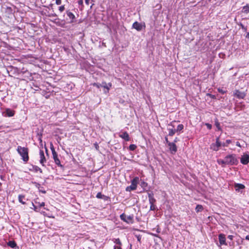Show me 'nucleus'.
Here are the masks:
<instances>
[{
  "mask_svg": "<svg viewBox=\"0 0 249 249\" xmlns=\"http://www.w3.org/2000/svg\"><path fill=\"white\" fill-rule=\"evenodd\" d=\"M42 192L45 194L46 193V191H43Z\"/></svg>",
  "mask_w": 249,
  "mask_h": 249,
  "instance_id": "nucleus-55",
  "label": "nucleus"
},
{
  "mask_svg": "<svg viewBox=\"0 0 249 249\" xmlns=\"http://www.w3.org/2000/svg\"><path fill=\"white\" fill-rule=\"evenodd\" d=\"M236 145L239 147H241V145H240V143L238 142H236Z\"/></svg>",
  "mask_w": 249,
  "mask_h": 249,
  "instance_id": "nucleus-45",
  "label": "nucleus"
},
{
  "mask_svg": "<svg viewBox=\"0 0 249 249\" xmlns=\"http://www.w3.org/2000/svg\"><path fill=\"white\" fill-rule=\"evenodd\" d=\"M218 91L222 94H224L225 93V91L222 89H218Z\"/></svg>",
  "mask_w": 249,
  "mask_h": 249,
  "instance_id": "nucleus-41",
  "label": "nucleus"
},
{
  "mask_svg": "<svg viewBox=\"0 0 249 249\" xmlns=\"http://www.w3.org/2000/svg\"><path fill=\"white\" fill-rule=\"evenodd\" d=\"M46 152L47 153L48 152V149L46 148Z\"/></svg>",
  "mask_w": 249,
  "mask_h": 249,
  "instance_id": "nucleus-54",
  "label": "nucleus"
},
{
  "mask_svg": "<svg viewBox=\"0 0 249 249\" xmlns=\"http://www.w3.org/2000/svg\"><path fill=\"white\" fill-rule=\"evenodd\" d=\"M228 238L231 240H232L233 238V236L232 235H228Z\"/></svg>",
  "mask_w": 249,
  "mask_h": 249,
  "instance_id": "nucleus-39",
  "label": "nucleus"
},
{
  "mask_svg": "<svg viewBox=\"0 0 249 249\" xmlns=\"http://www.w3.org/2000/svg\"><path fill=\"white\" fill-rule=\"evenodd\" d=\"M25 198V196L22 195H19L18 196V199L20 203L22 204H25L26 202L23 201V199Z\"/></svg>",
  "mask_w": 249,
  "mask_h": 249,
  "instance_id": "nucleus-23",
  "label": "nucleus"
},
{
  "mask_svg": "<svg viewBox=\"0 0 249 249\" xmlns=\"http://www.w3.org/2000/svg\"><path fill=\"white\" fill-rule=\"evenodd\" d=\"M245 239L249 241V235H247L245 237Z\"/></svg>",
  "mask_w": 249,
  "mask_h": 249,
  "instance_id": "nucleus-52",
  "label": "nucleus"
},
{
  "mask_svg": "<svg viewBox=\"0 0 249 249\" xmlns=\"http://www.w3.org/2000/svg\"><path fill=\"white\" fill-rule=\"evenodd\" d=\"M176 122V121H173L168 124L169 127H168L167 129L169 131L168 135L170 136H173V135H175V133L177 132L176 129L174 128V123Z\"/></svg>",
  "mask_w": 249,
  "mask_h": 249,
  "instance_id": "nucleus-5",
  "label": "nucleus"
},
{
  "mask_svg": "<svg viewBox=\"0 0 249 249\" xmlns=\"http://www.w3.org/2000/svg\"><path fill=\"white\" fill-rule=\"evenodd\" d=\"M32 205L34 206V210L36 211H37L36 209H37V207L33 203H32Z\"/></svg>",
  "mask_w": 249,
  "mask_h": 249,
  "instance_id": "nucleus-47",
  "label": "nucleus"
},
{
  "mask_svg": "<svg viewBox=\"0 0 249 249\" xmlns=\"http://www.w3.org/2000/svg\"><path fill=\"white\" fill-rule=\"evenodd\" d=\"M114 242L115 244L119 245V246H120V247H121V245H122L121 242L120 240L119 239V238L115 239Z\"/></svg>",
  "mask_w": 249,
  "mask_h": 249,
  "instance_id": "nucleus-33",
  "label": "nucleus"
},
{
  "mask_svg": "<svg viewBox=\"0 0 249 249\" xmlns=\"http://www.w3.org/2000/svg\"><path fill=\"white\" fill-rule=\"evenodd\" d=\"M132 27L137 30L138 31H140L142 30V25L141 23L137 21H135L133 24Z\"/></svg>",
  "mask_w": 249,
  "mask_h": 249,
  "instance_id": "nucleus-12",
  "label": "nucleus"
},
{
  "mask_svg": "<svg viewBox=\"0 0 249 249\" xmlns=\"http://www.w3.org/2000/svg\"><path fill=\"white\" fill-rule=\"evenodd\" d=\"M119 136L126 142L130 141L129 136L127 132H120Z\"/></svg>",
  "mask_w": 249,
  "mask_h": 249,
  "instance_id": "nucleus-8",
  "label": "nucleus"
},
{
  "mask_svg": "<svg viewBox=\"0 0 249 249\" xmlns=\"http://www.w3.org/2000/svg\"><path fill=\"white\" fill-rule=\"evenodd\" d=\"M206 125L207 126V128L209 129H211L212 128V125L211 124H206Z\"/></svg>",
  "mask_w": 249,
  "mask_h": 249,
  "instance_id": "nucleus-38",
  "label": "nucleus"
},
{
  "mask_svg": "<svg viewBox=\"0 0 249 249\" xmlns=\"http://www.w3.org/2000/svg\"><path fill=\"white\" fill-rule=\"evenodd\" d=\"M126 215L124 213H123L120 215V218L122 220L125 222Z\"/></svg>",
  "mask_w": 249,
  "mask_h": 249,
  "instance_id": "nucleus-31",
  "label": "nucleus"
},
{
  "mask_svg": "<svg viewBox=\"0 0 249 249\" xmlns=\"http://www.w3.org/2000/svg\"><path fill=\"white\" fill-rule=\"evenodd\" d=\"M40 160L39 162L42 166L44 165V163L46 162V160L44 156V151L42 150H40L39 151Z\"/></svg>",
  "mask_w": 249,
  "mask_h": 249,
  "instance_id": "nucleus-9",
  "label": "nucleus"
},
{
  "mask_svg": "<svg viewBox=\"0 0 249 249\" xmlns=\"http://www.w3.org/2000/svg\"><path fill=\"white\" fill-rule=\"evenodd\" d=\"M96 197L98 198H102V199H105V198H107V197L106 196L102 194V193L100 192L97 193V194L96 195Z\"/></svg>",
  "mask_w": 249,
  "mask_h": 249,
  "instance_id": "nucleus-25",
  "label": "nucleus"
},
{
  "mask_svg": "<svg viewBox=\"0 0 249 249\" xmlns=\"http://www.w3.org/2000/svg\"><path fill=\"white\" fill-rule=\"evenodd\" d=\"M94 146H95V148L97 149V150H98V148H99V146L98 145V144L97 143H95L94 144Z\"/></svg>",
  "mask_w": 249,
  "mask_h": 249,
  "instance_id": "nucleus-42",
  "label": "nucleus"
},
{
  "mask_svg": "<svg viewBox=\"0 0 249 249\" xmlns=\"http://www.w3.org/2000/svg\"><path fill=\"white\" fill-rule=\"evenodd\" d=\"M231 142V140H227L226 141L225 143H222L223 146H228V144Z\"/></svg>",
  "mask_w": 249,
  "mask_h": 249,
  "instance_id": "nucleus-29",
  "label": "nucleus"
},
{
  "mask_svg": "<svg viewBox=\"0 0 249 249\" xmlns=\"http://www.w3.org/2000/svg\"><path fill=\"white\" fill-rule=\"evenodd\" d=\"M245 186L243 184L239 183H235L234 184V188L236 191L239 192L240 190L243 189Z\"/></svg>",
  "mask_w": 249,
  "mask_h": 249,
  "instance_id": "nucleus-16",
  "label": "nucleus"
},
{
  "mask_svg": "<svg viewBox=\"0 0 249 249\" xmlns=\"http://www.w3.org/2000/svg\"><path fill=\"white\" fill-rule=\"evenodd\" d=\"M178 138H176L175 139V140H174V142H174V143H175V142H178Z\"/></svg>",
  "mask_w": 249,
  "mask_h": 249,
  "instance_id": "nucleus-51",
  "label": "nucleus"
},
{
  "mask_svg": "<svg viewBox=\"0 0 249 249\" xmlns=\"http://www.w3.org/2000/svg\"><path fill=\"white\" fill-rule=\"evenodd\" d=\"M17 151L21 157V159L25 162H27L29 159V149L27 147L18 146Z\"/></svg>",
  "mask_w": 249,
  "mask_h": 249,
  "instance_id": "nucleus-1",
  "label": "nucleus"
},
{
  "mask_svg": "<svg viewBox=\"0 0 249 249\" xmlns=\"http://www.w3.org/2000/svg\"><path fill=\"white\" fill-rule=\"evenodd\" d=\"M49 16L50 17H56L57 15L55 14H54L50 15Z\"/></svg>",
  "mask_w": 249,
  "mask_h": 249,
  "instance_id": "nucleus-48",
  "label": "nucleus"
},
{
  "mask_svg": "<svg viewBox=\"0 0 249 249\" xmlns=\"http://www.w3.org/2000/svg\"><path fill=\"white\" fill-rule=\"evenodd\" d=\"M215 125L218 130H221L220 125L218 121L215 122Z\"/></svg>",
  "mask_w": 249,
  "mask_h": 249,
  "instance_id": "nucleus-34",
  "label": "nucleus"
},
{
  "mask_svg": "<svg viewBox=\"0 0 249 249\" xmlns=\"http://www.w3.org/2000/svg\"><path fill=\"white\" fill-rule=\"evenodd\" d=\"M218 239L220 245H227L226 242L225 235L223 233H220L218 235Z\"/></svg>",
  "mask_w": 249,
  "mask_h": 249,
  "instance_id": "nucleus-10",
  "label": "nucleus"
},
{
  "mask_svg": "<svg viewBox=\"0 0 249 249\" xmlns=\"http://www.w3.org/2000/svg\"><path fill=\"white\" fill-rule=\"evenodd\" d=\"M149 202L150 204H155L156 200L154 197V194L153 193L148 194Z\"/></svg>",
  "mask_w": 249,
  "mask_h": 249,
  "instance_id": "nucleus-13",
  "label": "nucleus"
},
{
  "mask_svg": "<svg viewBox=\"0 0 249 249\" xmlns=\"http://www.w3.org/2000/svg\"><path fill=\"white\" fill-rule=\"evenodd\" d=\"M65 10L64 5H62L59 7V10L60 12H63Z\"/></svg>",
  "mask_w": 249,
  "mask_h": 249,
  "instance_id": "nucleus-36",
  "label": "nucleus"
},
{
  "mask_svg": "<svg viewBox=\"0 0 249 249\" xmlns=\"http://www.w3.org/2000/svg\"><path fill=\"white\" fill-rule=\"evenodd\" d=\"M133 215H126L125 222L127 223H132L133 222Z\"/></svg>",
  "mask_w": 249,
  "mask_h": 249,
  "instance_id": "nucleus-18",
  "label": "nucleus"
},
{
  "mask_svg": "<svg viewBox=\"0 0 249 249\" xmlns=\"http://www.w3.org/2000/svg\"><path fill=\"white\" fill-rule=\"evenodd\" d=\"M235 95L237 98L240 99H243L245 97V94L239 90H236Z\"/></svg>",
  "mask_w": 249,
  "mask_h": 249,
  "instance_id": "nucleus-15",
  "label": "nucleus"
},
{
  "mask_svg": "<svg viewBox=\"0 0 249 249\" xmlns=\"http://www.w3.org/2000/svg\"><path fill=\"white\" fill-rule=\"evenodd\" d=\"M93 85L95 87H96L97 88H100V87H102V84H100L99 83H94Z\"/></svg>",
  "mask_w": 249,
  "mask_h": 249,
  "instance_id": "nucleus-35",
  "label": "nucleus"
},
{
  "mask_svg": "<svg viewBox=\"0 0 249 249\" xmlns=\"http://www.w3.org/2000/svg\"><path fill=\"white\" fill-rule=\"evenodd\" d=\"M50 148L52 152L53 159L55 163L58 166L62 167V165L61 164L60 161L58 158V155L56 151H55L54 148L53 147V144L51 143L50 144Z\"/></svg>",
  "mask_w": 249,
  "mask_h": 249,
  "instance_id": "nucleus-3",
  "label": "nucleus"
},
{
  "mask_svg": "<svg viewBox=\"0 0 249 249\" xmlns=\"http://www.w3.org/2000/svg\"><path fill=\"white\" fill-rule=\"evenodd\" d=\"M8 245L12 248H15L17 246V244L14 241H10L8 243Z\"/></svg>",
  "mask_w": 249,
  "mask_h": 249,
  "instance_id": "nucleus-24",
  "label": "nucleus"
},
{
  "mask_svg": "<svg viewBox=\"0 0 249 249\" xmlns=\"http://www.w3.org/2000/svg\"><path fill=\"white\" fill-rule=\"evenodd\" d=\"M203 209V208L201 205H197L196 207V212H201Z\"/></svg>",
  "mask_w": 249,
  "mask_h": 249,
  "instance_id": "nucleus-26",
  "label": "nucleus"
},
{
  "mask_svg": "<svg viewBox=\"0 0 249 249\" xmlns=\"http://www.w3.org/2000/svg\"><path fill=\"white\" fill-rule=\"evenodd\" d=\"M165 140L166 142L167 143L168 145H169V142H170L168 141V138L166 137L165 138Z\"/></svg>",
  "mask_w": 249,
  "mask_h": 249,
  "instance_id": "nucleus-44",
  "label": "nucleus"
},
{
  "mask_svg": "<svg viewBox=\"0 0 249 249\" xmlns=\"http://www.w3.org/2000/svg\"><path fill=\"white\" fill-rule=\"evenodd\" d=\"M217 161L219 164L222 165V166L227 165L225 158H224V159H218Z\"/></svg>",
  "mask_w": 249,
  "mask_h": 249,
  "instance_id": "nucleus-21",
  "label": "nucleus"
},
{
  "mask_svg": "<svg viewBox=\"0 0 249 249\" xmlns=\"http://www.w3.org/2000/svg\"><path fill=\"white\" fill-rule=\"evenodd\" d=\"M55 3L57 5H60L61 3V0H55Z\"/></svg>",
  "mask_w": 249,
  "mask_h": 249,
  "instance_id": "nucleus-37",
  "label": "nucleus"
},
{
  "mask_svg": "<svg viewBox=\"0 0 249 249\" xmlns=\"http://www.w3.org/2000/svg\"><path fill=\"white\" fill-rule=\"evenodd\" d=\"M184 128V126L182 124H180L178 125L177 126V129H176L177 133H178V134L180 133V132L183 130Z\"/></svg>",
  "mask_w": 249,
  "mask_h": 249,
  "instance_id": "nucleus-22",
  "label": "nucleus"
},
{
  "mask_svg": "<svg viewBox=\"0 0 249 249\" xmlns=\"http://www.w3.org/2000/svg\"><path fill=\"white\" fill-rule=\"evenodd\" d=\"M137 239H138V240L139 241H140L141 239V236H140V235H139V236H137Z\"/></svg>",
  "mask_w": 249,
  "mask_h": 249,
  "instance_id": "nucleus-50",
  "label": "nucleus"
},
{
  "mask_svg": "<svg viewBox=\"0 0 249 249\" xmlns=\"http://www.w3.org/2000/svg\"><path fill=\"white\" fill-rule=\"evenodd\" d=\"M85 1L87 5H89V0H85Z\"/></svg>",
  "mask_w": 249,
  "mask_h": 249,
  "instance_id": "nucleus-49",
  "label": "nucleus"
},
{
  "mask_svg": "<svg viewBox=\"0 0 249 249\" xmlns=\"http://www.w3.org/2000/svg\"><path fill=\"white\" fill-rule=\"evenodd\" d=\"M33 168H34V170H35L36 172L39 171L40 173H42V169L40 168H39V167L37 166H35Z\"/></svg>",
  "mask_w": 249,
  "mask_h": 249,
  "instance_id": "nucleus-30",
  "label": "nucleus"
},
{
  "mask_svg": "<svg viewBox=\"0 0 249 249\" xmlns=\"http://www.w3.org/2000/svg\"><path fill=\"white\" fill-rule=\"evenodd\" d=\"M157 207L155 204H150V210L151 211H155Z\"/></svg>",
  "mask_w": 249,
  "mask_h": 249,
  "instance_id": "nucleus-32",
  "label": "nucleus"
},
{
  "mask_svg": "<svg viewBox=\"0 0 249 249\" xmlns=\"http://www.w3.org/2000/svg\"><path fill=\"white\" fill-rule=\"evenodd\" d=\"M246 37L248 38L249 39V33H247Z\"/></svg>",
  "mask_w": 249,
  "mask_h": 249,
  "instance_id": "nucleus-53",
  "label": "nucleus"
},
{
  "mask_svg": "<svg viewBox=\"0 0 249 249\" xmlns=\"http://www.w3.org/2000/svg\"><path fill=\"white\" fill-rule=\"evenodd\" d=\"M67 15L69 17L70 19H71L70 23H73L74 22V20L75 19V16L74 15V14L72 12H71L69 11H67Z\"/></svg>",
  "mask_w": 249,
  "mask_h": 249,
  "instance_id": "nucleus-14",
  "label": "nucleus"
},
{
  "mask_svg": "<svg viewBox=\"0 0 249 249\" xmlns=\"http://www.w3.org/2000/svg\"><path fill=\"white\" fill-rule=\"evenodd\" d=\"M168 145L171 153L175 154L177 151V147L174 142H169Z\"/></svg>",
  "mask_w": 249,
  "mask_h": 249,
  "instance_id": "nucleus-11",
  "label": "nucleus"
},
{
  "mask_svg": "<svg viewBox=\"0 0 249 249\" xmlns=\"http://www.w3.org/2000/svg\"><path fill=\"white\" fill-rule=\"evenodd\" d=\"M78 3L79 5H83V0H78Z\"/></svg>",
  "mask_w": 249,
  "mask_h": 249,
  "instance_id": "nucleus-43",
  "label": "nucleus"
},
{
  "mask_svg": "<svg viewBox=\"0 0 249 249\" xmlns=\"http://www.w3.org/2000/svg\"><path fill=\"white\" fill-rule=\"evenodd\" d=\"M242 12L245 14L249 13V4H247L246 5L243 7L242 9Z\"/></svg>",
  "mask_w": 249,
  "mask_h": 249,
  "instance_id": "nucleus-20",
  "label": "nucleus"
},
{
  "mask_svg": "<svg viewBox=\"0 0 249 249\" xmlns=\"http://www.w3.org/2000/svg\"><path fill=\"white\" fill-rule=\"evenodd\" d=\"M5 114L8 117H12L14 115L15 112L14 111L12 110L10 108H7L5 110Z\"/></svg>",
  "mask_w": 249,
  "mask_h": 249,
  "instance_id": "nucleus-17",
  "label": "nucleus"
},
{
  "mask_svg": "<svg viewBox=\"0 0 249 249\" xmlns=\"http://www.w3.org/2000/svg\"><path fill=\"white\" fill-rule=\"evenodd\" d=\"M139 181V178L138 177H135L132 180H131V184L130 186L127 187L126 190V191H129V190H135L137 188V184Z\"/></svg>",
  "mask_w": 249,
  "mask_h": 249,
  "instance_id": "nucleus-4",
  "label": "nucleus"
},
{
  "mask_svg": "<svg viewBox=\"0 0 249 249\" xmlns=\"http://www.w3.org/2000/svg\"><path fill=\"white\" fill-rule=\"evenodd\" d=\"M238 25L241 27V28H242V29L244 31V32H247V27H245L242 23H240L239 24H238Z\"/></svg>",
  "mask_w": 249,
  "mask_h": 249,
  "instance_id": "nucleus-28",
  "label": "nucleus"
},
{
  "mask_svg": "<svg viewBox=\"0 0 249 249\" xmlns=\"http://www.w3.org/2000/svg\"><path fill=\"white\" fill-rule=\"evenodd\" d=\"M137 148V146L135 144H131L129 146V149L131 151H134Z\"/></svg>",
  "mask_w": 249,
  "mask_h": 249,
  "instance_id": "nucleus-27",
  "label": "nucleus"
},
{
  "mask_svg": "<svg viewBox=\"0 0 249 249\" xmlns=\"http://www.w3.org/2000/svg\"><path fill=\"white\" fill-rule=\"evenodd\" d=\"M45 206V203L42 202V203H40L39 204V206L40 207H43V206Z\"/></svg>",
  "mask_w": 249,
  "mask_h": 249,
  "instance_id": "nucleus-46",
  "label": "nucleus"
},
{
  "mask_svg": "<svg viewBox=\"0 0 249 249\" xmlns=\"http://www.w3.org/2000/svg\"><path fill=\"white\" fill-rule=\"evenodd\" d=\"M227 165H237L238 163V159L234 154H231L225 157Z\"/></svg>",
  "mask_w": 249,
  "mask_h": 249,
  "instance_id": "nucleus-2",
  "label": "nucleus"
},
{
  "mask_svg": "<svg viewBox=\"0 0 249 249\" xmlns=\"http://www.w3.org/2000/svg\"><path fill=\"white\" fill-rule=\"evenodd\" d=\"M241 162L244 165L247 164L249 162V155L244 154L240 159Z\"/></svg>",
  "mask_w": 249,
  "mask_h": 249,
  "instance_id": "nucleus-7",
  "label": "nucleus"
},
{
  "mask_svg": "<svg viewBox=\"0 0 249 249\" xmlns=\"http://www.w3.org/2000/svg\"><path fill=\"white\" fill-rule=\"evenodd\" d=\"M112 84L110 83L108 84H107L106 82H103L102 83V87L104 88L105 89H107V92H108L110 88L111 87Z\"/></svg>",
  "mask_w": 249,
  "mask_h": 249,
  "instance_id": "nucleus-19",
  "label": "nucleus"
},
{
  "mask_svg": "<svg viewBox=\"0 0 249 249\" xmlns=\"http://www.w3.org/2000/svg\"><path fill=\"white\" fill-rule=\"evenodd\" d=\"M113 249H122L120 246H114Z\"/></svg>",
  "mask_w": 249,
  "mask_h": 249,
  "instance_id": "nucleus-40",
  "label": "nucleus"
},
{
  "mask_svg": "<svg viewBox=\"0 0 249 249\" xmlns=\"http://www.w3.org/2000/svg\"><path fill=\"white\" fill-rule=\"evenodd\" d=\"M221 146H222V144L219 141V138H217L215 143H213L211 144V148L214 151H217L219 150V147Z\"/></svg>",
  "mask_w": 249,
  "mask_h": 249,
  "instance_id": "nucleus-6",
  "label": "nucleus"
}]
</instances>
